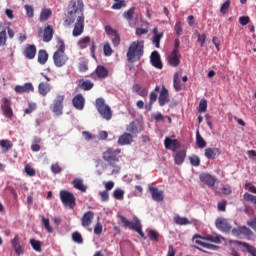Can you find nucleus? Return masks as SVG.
<instances>
[{"label": "nucleus", "instance_id": "nucleus-1", "mask_svg": "<svg viewBox=\"0 0 256 256\" xmlns=\"http://www.w3.org/2000/svg\"><path fill=\"white\" fill-rule=\"evenodd\" d=\"M84 7L85 4L83 3V0H72L69 2L68 12L63 25L64 27H69L75 23L72 31L73 37H79L83 35V31H85V14H83Z\"/></svg>", "mask_w": 256, "mask_h": 256}, {"label": "nucleus", "instance_id": "nucleus-2", "mask_svg": "<svg viewBox=\"0 0 256 256\" xmlns=\"http://www.w3.org/2000/svg\"><path fill=\"white\" fill-rule=\"evenodd\" d=\"M102 159L112 168V173L117 174L121 171V166H119V159H121L120 148H107L106 151L102 153Z\"/></svg>", "mask_w": 256, "mask_h": 256}, {"label": "nucleus", "instance_id": "nucleus-3", "mask_svg": "<svg viewBox=\"0 0 256 256\" xmlns=\"http://www.w3.org/2000/svg\"><path fill=\"white\" fill-rule=\"evenodd\" d=\"M145 49V42L143 41H134L130 44L127 51V61L128 63H135L143 57Z\"/></svg>", "mask_w": 256, "mask_h": 256}, {"label": "nucleus", "instance_id": "nucleus-4", "mask_svg": "<svg viewBox=\"0 0 256 256\" xmlns=\"http://www.w3.org/2000/svg\"><path fill=\"white\" fill-rule=\"evenodd\" d=\"M120 222L123 224V227L135 231L142 237V239H147L145 233H143V225H141V220L134 218V221H129L125 216H119Z\"/></svg>", "mask_w": 256, "mask_h": 256}, {"label": "nucleus", "instance_id": "nucleus-5", "mask_svg": "<svg viewBox=\"0 0 256 256\" xmlns=\"http://www.w3.org/2000/svg\"><path fill=\"white\" fill-rule=\"evenodd\" d=\"M58 49L53 55L54 65L56 67H63L67 65V61H69V56L65 53V42L63 40L58 41Z\"/></svg>", "mask_w": 256, "mask_h": 256}, {"label": "nucleus", "instance_id": "nucleus-6", "mask_svg": "<svg viewBox=\"0 0 256 256\" xmlns=\"http://www.w3.org/2000/svg\"><path fill=\"white\" fill-rule=\"evenodd\" d=\"M96 109L98 113L105 119L106 121H111L113 117V112L111 111V107L105 103V99L98 98L96 99Z\"/></svg>", "mask_w": 256, "mask_h": 256}, {"label": "nucleus", "instance_id": "nucleus-7", "mask_svg": "<svg viewBox=\"0 0 256 256\" xmlns=\"http://www.w3.org/2000/svg\"><path fill=\"white\" fill-rule=\"evenodd\" d=\"M60 200L69 209H75V205H77L75 195L67 190L60 191Z\"/></svg>", "mask_w": 256, "mask_h": 256}, {"label": "nucleus", "instance_id": "nucleus-8", "mask_svg": "<svg viewBox=\"0 0 256 256\" xmlns=\"http://www.w3.org/2000/svg\"><path fill=\"white\" fill-rule=\"evenodd\" d=\"M230 245H235L236 247H241V251H246L251 256H256V248L247 242H241L239 240H228Z\"/></svg>", "mask_w": 256, "mask_h": 256}, {"label": "nucleus", "instance_id": "nucleus-9", "mask_svg": "<svg viewBox=\"0 0 256 256\" xmlns=\"http://www.w3.org/2000/svg\"><path fill=\"white\" fill-rule=\"evenodd\" d=\"M63 101H65V95H57L51 105V111L55 113L57 117L63 115Z\"/></svg>", "mask_w": 256, "mask_h": 256}, {"label": "nucleus", "instance_id": "nucleus-10", "mask_svg": "<svg viewBox=\"0 0 256 256\" xmlns=\"http://www.w3.org/2000/svg\"><path fill=\"white\" fill-rule=\"evenodd\" d=\"M231 233L233 237H237L238 239H243L245 237H251L253 235V231L247 226H239L237 228L231 229Z\"/></svg>", "mask_w": 256, "mask_h": 256}, {"label": "nucleus", "instance_id": "nucleus-11", "mask_svg": "<svg viewBox=\"0 0 256 256\" xmlns=\"http://www.w3.org/2000/svg\"><path fill=\"white\" fill-rule=\"evenodd\" d=\"M105 33L110 37L114 47H119L121 44V36L119 35V32H117L116 29H113V27L107 25L105 26Z\"/></svg>", "mask_w": 256, "mask_h": 256}, {"label": "nucleus", "instance_id": "nucleus-12", "mask_svg": "<svg viewBox=\"0 0 256 256\" xmlns=\"http://www.w3.org/2000/svg\"><path fill=\"white\" fill-rule=\"evenodd\" d=\"M169 101H171V99L169 98V90L167 89V87H165V85H162L158 96V103L160 107H165V105H167Z\"/></svg>", "mask_w": 256, "mask_h": 256}, {"label": "nucleus", "instance_id": "nucleus-13", "mask_svg": "<svg viewBox=\"0 0 256 256\" xmlns=\"http://www.w3.org/2000/svg\"><path fill=\"white\" fill-rule=\"evenodd\" d=\"M164 147L169 151H177V149H181V142H179L177 139L166 137L164 140Z\"/></svg>", "mask_w": 256, "mask_h": 256}, {"label": "nucleus", "instance_id": "nucleus-14", "mask_svg": "<svg viewBox=\"0 0 256 256\" xmlns=\"http://www.w3.org/2000/svg\"><path fill=\"white\" fill-rule=\"evenodd\" d=\"M215 225L219 229V231H222V233H229V231H231L232 229L231 224H229V222L225 218H217L215 221Z\"/></svg>", "mask_w": 256, "mask_h": 256}, {"label": "nucleus", "instance_id": "nucleus-15", "mask_svg": "<svg viewBox=\"0 0 256 256\" xmlns=\"http://www.w3.org/2000/svg\"><path fill=\"white\" fill-rule=\"evenodd\" d=\"M15 93H19L20 95L23 93H33L35 91V88L33 87V84L31 82H27L23 85H17L14 88Z\"/></svg>", "mask_w": 256, "mask_h": 256}, {"label": "nucleus", "instance_id": "nucleus-16", "mask_svg": "<svg viewBox=\"0 0 256 256\" xmlns=\"http://www.w3.org/2000/svg\"><path fill=\"white\" fill-rule=\"evenodd\" d=\"M149 191L151 193L153 201H156V203H161V201H163L164 199L163 190H159L158 187L150 186Z\"/></svg>", "mask_w": 256, "mask_h": 256}, {"label": "nucleus", "instance_id": "nucleus-17", "mask_svg": "<svg viewBox=\"0 0 256 256\" xmlns=\"http://www.w3.org/2000/svg\"><path fill=\"white\" fill-rule=\"evenodd\" d=\"M72 105L78 111H83L85 108V97H83L81 94H77L72 99Z\"/></svg>", "mask_w": 256, "mask_h": 256}, {"label": "nucleus", "instance_id": "nucleus-18", "mask_svg": "<svg viewBox=\"0 0 256 256\" xmlns=\"http://www.w3.org/2000/svg\"><path fill=\"white\" fill-rule=\"evenodd\" d=\"M150 61L153 67H155L156 69H163V62H161V55H159V52H152L150 56Z\"/></svg>", "mask_w": 256, "mask_h": 256}, {"label": "nucleus", "instance_id": "nucleus-19", "mask_svg": "<svg viewBox=\"0 0 256 256\" xmlns=\"http://www.w3.org/2000/svg\"><path fill=\"white\" fill-rule=\"evenodd\" d=\"M23 55L26 59H35V55H37V46H35V44L27 45L23 51Z\"/></svg>", "mask_w": 256, "mask_h": 256}, {"label": "nucleus", "instance_id": "nucleus-20", "mask_svg": "<svg viewBox=\"0 0 256 256\" xmlns=\"http://www.w3.org/2000/svg\"><path fill=\"white\" fill-rule=\"evenodd\" d=\"M126 131H128V133H132L133 135H137V133H141V131H143V125L137 121H133L126 126Z\"/></svg>", "mask_w": 256, "mask_h": 256}, {"label": "nucleus", "instance_id": "nucleus-21", "mask_svg": "<svg viewBox=\"0 0 256 256\" xmlns=\"http://www.w3.org/2000/svg\"><path fill=\"white\" fill-rule=\"evenodd\" d=\"M95 217V213L93 211H87L81 218L82 227H89L91 223H93V218Z\"/></svg>", "mask_w": 256, "mask_h": 256}, {"label": "nucleus", "instance_id": "nucleus-22", "mask_svg": "<svg viewBox=\"0 0 256 256\" xmlns=\"http://www.w3.org/2000/svg\"><path fill=\"white\" fill-rule=\"evenodd\" d=\"M200 181L205 185H208V187H215V183H217V179H215V177L211 174L205 173L200 175Z\"/></svg>", "mask_w": 256, "mask_h": 256}, {"label": "nucleus", "instance_id": "nucleus-23", "mask_svg": "<svg viewBox=\"0 0 256 256\" xmlns=\"http://www.w3.org/2000/svg\"><path fill=\"white\" fill-rule=\"evenodd\" d=\"M179 52H171L168 56V63L171 67H179L181 63V55H178Z\"/></svg>", "mask_w": 256, "mask_h": 256}, {"label": "nucleus", "instance_id": "nucleus-24", "mask_svg": "<svg viewBox=\"0 0 256 256\" xmlns=\"http://www.w3.org/2000/svg\"><path fill=\"white\" fill-rule=\"evenodd\" d=\"M11 243L16 255H23L24 249L23 245H21V242L19 240V235H16Z\"/></svg>", "mask_w": 256, "mask_h": 256}, {"label": "nucleus", "instance_id": "nucleus-25", "mask_svg": "<svg viewBox=\"0 0 256 256\" xmlns=\"http://www.w3.org/2000/svg\"><path fill=\"white\" fill-rule=\"evenodd\" d=\"M53 35H55V30H53V26L47 25L44 28V32H43L44 43H49V41H51V39H53Z\"/></svg>", "mask_w": 256, "mask_h": 256}, {"label": "nucleus", "instance_id": "nucleus-26", "mask_svg": "<svg viewBox=\"0 0 256 256\" xmlns=\"http://www.w3.org/2000/svg\"><path fill=\"white\" fill-rule=\"evenodd\" d=\"M94 73L98 79H107L109 77V70L103 65L97 66Z\"/></svg>", "mask_w": 256, "mask_h": 256}, {"label": "nucleus", "instance_id": "nucleus-27", "mask_svg": "<svg viewBox=\"0 0 256 256\" xmlns=\"http://www.w3.org/2000/svg\"><path fill=\"white\" fill-rule=\"evenodd\" d=\"M133 143V135L131 133H123L118 138V144L119 145H131Z\"/></svg>", "mask_w": 256, "mask_h": 256}, {"label": "nucleus", "instance_id": "nucleus-28", "mask_svg": "<svg viewBox=\"0 0 256 256\" xmlns=\"http://www.w3.org/2000/svg\"><path fill=\"white\" fill-rule=\"evenodd\" d=\"M204 155L206 159H215L221 155V150L219 148H206Z\"/></svg>", "mask_w": 256, "mask_h": 256}, {"label": "nucleus", "instance_id": "nucleus-29", "mask_svg": "<svg viewBox=\"0 0 256 256\" xmlns=\"http://www.w3.org/2000/svg\"><path fill=\"white\" fill-rule=\"evenodd\" d=\"M161 91L160 86H155L154 91L150 92L149 95V104H148V111H151L153 109V103L157 101V94Z\"/></svg>", "mask_w": 256, "mask_h": 256}, {"label": "nucleus", "instance_id": "nucleus-30", "mask_svg": "<svg viewBox=\"0 0 256 256\" xmlns=\"http://www.w3.org/2000/svg\"><path fill=\"white\" fill-rule=\"evenodd\" d=\"M38 93L42 97H47L48 93H51V84L45 83V82H41L38 85Z\"/></svg>", "mask_w": 256, "mask_h": 256}, {"label": "nucleus", "instance_id": "nucleus-31", "mask_svg": "<svg viewBox=\"0 0 256 256\" xmlns=\"http://www.w3.org/2000/svg\"><path fill=\"white\" fill-rule=\"evenodd\" d=\"M187 157V152L185 150H179L174 156L175 165H183L185 163V158Z\"/></svg>", "mask_w": 256, "mask_h": 256}, {"label": "nucleus", "instance_id": "nucleus-32", "mask_svg": "<svg viewBox=\"0 0 256 256\" xmlns=\"http://www.w3.org/2000/svg\"><path fill=\"white\" fill-rule=\"evenodd\" d=\"M78 87H80V89H83V91H91V89L95 87V84L91 82V80L81 79L79 80Z\"/></svg>", "mask_w": 256, "mask_h": 256}, {"label": "nucleus", "instance_id": "nucleus-33", "mask_svg": "<svg viewBox=\"0 0 256 256\" xmlns=\"http://www.w3.org/2000/svg\"><path fill=\"white\" fill-rule=\"evenodd\" d=\"M72 185L74 186V189H78V191H81L82 193L87 191V186L83 184V179L75 178L72 181Z\"/></svg>", "mask_w": 256, "mask_h": 256}, {"label": "nucleus", "instance_id": "nucleus-34", "mask_svg": "<svg viewBox=\"0 0 256 256\" xmlns=\"http://www.w3.org/2000/svg\"><path fill=\"white\" fill-rule=\"evenodd\" d=\"M49 61V53H47V50H39L38 51V63L40 65H45Z\"/></svg>", "mask_w": 256, "mask_h": 256}, {"label": "nucleus", "instance_id": "nucleus-35", "mask_svg": "<svg viewBox=\"0 0 256 256\" xmlns=\"http://www.w3.org/2000/svg\"><path fill=\"white\" fill-rule=\"evenodd\" d=\"M221 239H223V237H221L217 233L203 236V240L210 241V243H221Z\"/></svg>", "mask_w": 256, "mask_h": 256}, {"label": "nucleus", "instance_id": "nucleus-36", "mask_svg": "<svg viewBox=\"0 0 256 256\" xmlns=\"http://www.w3.org/2000/svg\"><path fill=\"white\" fill-rule=\"evenodd\" d=\"M51 15H53V12L51 11V9L49 8L42 9L40 13V22L45 23V21L49 20V17H51Z\"/></svg>", "mask_w": 256, "mask_h": 256}, {"label": "nucleus", "instance_id": "nucleus-37", "mask_svg": "<svg viewBox=\"0 0 256 256\" xmlns=\"http://www.w3.org/2000/svg\"><path fill=\"white\" fill-rule=\"evenodd\" d=\"M196 144L199 149H205V147H207V142H205V139H203V137L199 133V130H197L196 132Z\"/></svg>", "mask_w": 256, "mask_h": 256}, {"label": "nucleus", "instance_id": "nucleus-38", "mask_svg": "<svg viewBox=\"0 0 256 256\" xmlns=\"http://www.w3.org/2000/svg\"><path fill=\"white\" fill-rule=\"evenodd\" d=\"M0 147L3 149L4 153H7L9 149H13V142H11V140H0Z\"/></svg>", "mask_w": 256, "mask_h": 256}, {"label": "nucleus", "instance_id": "nucleus-39", "mask_svg": "<svg viewBox=\"0 0 256 256\" xmlns=\"http://www.w3.org/2000/svg\"><path fill=\"white\" fill-rule=\"evenodd\" d=\"M174 223H176V225H191V221H189L187 217H181V216H175Z\"/></svg>", "mask_w": 256, "mask_h": 256}, {"label": "nucleus", "instance_id": "nucleus-40", "mask_svg": "<svg viewBox=\"0 0 256 256\" xmlns=\"http://www.w3.org/2000/svg\"><path fill=\"white\" fill-rule=\"evenodd\" d=\"M42 225H44L45 230L47 233H53V227L50 224L49 218H45V216L41 217Z\"/></svg>", "mask_w": 256, "mask_h": 256}, {"label": "nucleus", "instance_id": "nucleus-41", "mask_svg": "<svg viewBox=\"0 0 256 256\" xmlns=\"http://www.w3.org/2000/svg\"><path fill=\"white\" fill-rule=\"evenodd\" d=\"M133 15H135V7H132L130 9H128L127 11H125L122 14V17H124V19H127L129 21V23H131V21H133Z\"/></svg>", "mask_w": 256, "mask_h": 256}, {"label": "nucleus", "instance_id": "nucleus-42", "mask_svg": "<svg viewBox=\"0 0 256 256\" xmlns=\"http://www.w3.org/2000/svg\"><path fill=\"white\" fill-rule=\"evenodd\" d=\"M103 52L105 57H111V55H113V49L111 48V44L107 41L103 43Z\"/></svg>", "mask_w": 256, "mask_h": 256}, {"label": "nucleus", "instance_id": "nucleus-43", "mask_svg": "<svg viewBox=\"0 0 256 256\" xmlns=\"http://www.w3.org/2000/svg\"><path fill=\"white\" fill-rule=\"evenodd\" d=\"M88 43H91V37L85 36L78 41V47L80 49H87Z\"/></svg>", "mask_w": 256, "mask_h": 256}, {"label": "nucleus", "instance_id": "nucleus-44", "mask_svg": "<svg viewBox=\"0 0 256 256\" xmlns=\"http://www.w3.org/2000/svg\"><path fill=\"white\" fill-rule=\"evenodd\" d=\"M163 32L159 33V35H155L152 37V43L155 45L156 49H159L161 47V39H163Z\"/></svg>", "mask_w": 256, "mask_h": 256}, {"label": "nucleus", "instance_id": "nucleus-45", "mask_svg": "<svg viewBox=\"0 0 256 256\" xmlns=\"http://www.w3.org/2000/svg\"><path fill=\"white\" fill-rule=\"evenodd\" d=\"M113 197L118 201H123V198L125 197V191L121 190V188H117L113 191Z\"/></svg>", "mask_w": 256, "mask_h": 256}, {"label": "nucleus", "instance_id": "nucleus-46", "mask_svg": "<svg viewBox=\"0 0 256 256\" xmlns=\"http://www.w3.org/2000/svg\"><path fill=\"white\" fill-rule=\"evenodd\" d=\"M189 161L192 167H199V165H201V158L197 155L189 156Z\"/></svg>", "mask_w": 256, "mask_h": 256}, {"label": "nucleus", "instance_id": "nucleus-47", "mask_svg": "<svg viewBox=\"0 0 256 256\" xmlns=\"http://www.w3.org/2000/svg\"><path fill=\"white\" fill-rule=\"evenodd\" d=\"M173 87L175 91H181V82H179V73L176 72L173 78Z\"/></svg>", "mask_w": 256, "mask_h": 256}, {"label": "nucleus", "instance_id": "nucleus-48", "mask_svg": "<svg viewBox=\"0 0 256 256\" xmlns=\"http://www.w3.org/2000/svg\"><path fill=\"white\" fill-rule=\"evenodd\" d=\"M30 245L32 246V249H34V251L41 253V241L30 239Z\"/></svg>", "mask_w": 256, "mask_h": 256}, {"label": "nucleus", "instance_id": "nucleus-49", "mask_svg": "<svg viewBox=\"0 0 256 256\" xmlns=\"http://www.w3.org/2000/svg\"><path fill=\"white\" fill-rule=\"evenodd\" d=\"M72 240L74 243H78V245H83V236L79 232L72 233Z\"/></svg>", "mask_w": 256, "mask_h": 256}, {"label": "nucleus", "instance_id": "nucleus-50", "mask_svg": "<svg viewBox=\"0 0 256 256\" xmlns=\"http://www.w3.org/2000/svg\"><path fill=\"white\" fill-rule=\"evenodd\" d=\"M243 199H244V201H247L248 203H253L254 205H256V196H253V194L246 192L243 195Z\"/></svg>", "mask_w": 256, "mask_h": 256}, {"label": "nucleus", "instance_id": "nucleus-51", "mask_svg": "<svg viewBox=\"0 0 256 256\" xmlns=\"http://www.w3.org/2000/svg\"><path fill=\"white\" fill-rule=\"evenodd\" d=\"M123 7H127V3L125 2V0H119L112 5L111 9L119 10V9H123Z\"/></svg>", "mask_w": 256, "mask_h": 256}, {"label": "nucleus", "instance_id": "nucleus-52", "mask_svg": "<svg viewBox=\"0 0 256 256\" xmlns=\"http://www.w3.org/2000/svg\"><path fill=\"white\" fill-rule=\"evenodd\" d=\"M229 7H231V0H226L220 8V13H222V15H226Z\"/></svg>", "mask_w": 256, "mask_h": 256}, {"label": "nucleus", "instance_id": "nucleus-53", "mask_svg": "<svg viewBox=\"0 0 256 256\" xmlns=\"http://www.w3.org/2000/svg\"><path fill=\"white\" fill-rule=\"evenodd\" d=\"M207 111V100L201 99L199 102L198 113H205Z\"/></svg>", "mask_w": 256, "mask_h": 256}, {"label": "nucleus", "instance_id": "nucleus-54", "mask_svg": "<svg viewBox=\"0 0 256 256\" xmlns=\"http://www.w3.org/2000/svg\"><path fill=\"white\" fill-rule=\"evenodd\" d=\"M174 29H175L176 35L178 37H181L183 33V24L181 23V21L176 22Z\"/></svg>", "mask_w": 256, "mask_h": 256}, {"label": "nucleus", "instance_id": "nucleus-55", "mask_svg": "<svg viewBox=\"0 0 256 256\" xmlns=\"http://www.w3.org/2000/svg\"><path fill=\"white\" fill-rule=\"evenodd\" d=\"M24 8H25L27 17H29V18L34 17V15H35V9L33 8V6L26 4V5L24 6Z\"/></svg>", "mask_w": 256, "mask_h": 256}, {"label": "nucleus", "instance_id": "nucleus-56", "mask_svg": "<svg viewBox=\"0 0 256 256\" xmlns=\"http://www.w3.org/2000/svg\"><path fill=\"white\" fill-rule=\"evenodd\" d=\"M7 44V32L1 31L0 32V47H4Z\"/></svg>", "mask_w": 256, "mask_h": 256}, {"label": "nucleus", "instance_id": "nucleus-57", "mask_svg": "<svg viewBox=\"0 0 256 256\" xmlns=\"http://www.w3.org/2000/svg\"><path fill=\"white\" fill-rule=\"evenodd\" d=\"M148 237L151 239V241H159V232L155 230H150L148 233Z\"/></svg>", "mask_w": 256, "mask_h": 256}, {"label": "nucleus", "instance_id": "nucleus-58", "mask_svg": "<svg viewBox=\"0 0 256 256\" xmlns=\"http://www.w3.org/2000/svg\"><path fill=\"white\" fill-rule=\"evenodd\" d=\"M98 195H100L101 201H102L103 203L109 201V191H107V190L100 191V192L98 193Z\"/></svg>", "mask_w": 256, "mask_h": 256}, {"label": "nucleus", "instance_id": "nucleus-59", "mask_svg": "<svg viewBox=\"0 0 256 256\" xmlns=\"http://www.w3.org/2000/svg\"><path fill=\"white\" fill-rule=\"evenodd\" d=\"M25 173H26V175H29V177H35V174H36L33 167H31V165H29V164L25 165Z\"/></svg>", "mask_w": 256, "mask_h": 256}, {"label": "nucleus", "instance_id": "nucleus-60", "mask_svg": "<svg viewBox=\"0 0 256 256\" xmlns=\"http://www.w3.org/2000/svg\"><path fill=\"white\" fill-rule=\"evenodd\" d=\"M197 37H198L197 41L198 43H200V47H204L205 41H207V35L197 33Z\"/></svg>", "mask_w": 256, "mask_h": 256}, {"label": "nucleus", "instance_id": "nucleus-61", "mask_svg": "<svg viewBox=\"0 0 256 256\" xmlns=\"http://www.w3.org/2000/svg\"><path fill=\"white\" fill-rule=\"evenodd\" d=\"M36 109H37V104L30 103L28 108L24 110V113H26V115H31V113H33V111H35Z\"/></svg>", "mask_w": 256, "mask_h": 256}, {"label": "nucleus", "instance_id": "nucleus-62", "mask_svg": "<svg viewBox=\"0 0 256 256\" xmlns=\"http://www.w3.org/2000/svg\"><path fill=\"white\" fill-rule=\"evenodd\" d=\"M51 171L52 173L57 175L58 173H61V171H63V168L59 166V163H55L51 165Z\"/></svg>", "mask_w": 256, "mask_h": 256}, {"label": "nucleus", "instance_id": "nucleus-63", "mask_svg": "<svg viewBox=\"0 0 256 256\" xmlns=\"http://www.w3.org/2000/svg\"><path fill=\"white\" fill-rule=\"evenodd\" d=\"M248 227H251L254 231H256V218L247 221Z\"/></svg>", "mask_w": 256, "mask_h": 256}, {"label": "nucleus", "instance_id": "nucleus-64", "mask_svg": "<svg viewBox=\"0 0 256 256\" xmlns=\"http://www.w3.org/2000/svg\"><path fill=\"white\" fill-rule=\"evenodd\" d=\"M248 227H251L254 231H256V218L247 221Z\"/></svg>", "mask_w": 256, "mask_h": 256}]
</instances>
